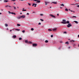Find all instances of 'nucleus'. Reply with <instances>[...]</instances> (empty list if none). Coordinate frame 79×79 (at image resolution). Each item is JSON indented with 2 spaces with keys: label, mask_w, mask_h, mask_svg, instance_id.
Listing matches in <instances>:
<instances>
[{
  "label": "nucleus",
  "mask_w": 79,
  "mask_h": 79,
  "mask_svg": "<svg viewBox=\"0 0 79 79\" xmlns=\"http://www.w3.org/2000/svg\"><path fill=\"white\" fill-rule=\"evenodd\" d=\"M72 17H73V18H77V17L76 16H73Z\"/></svg>",
  "instance_id": "obj_27"
},
{
  "label": "nucleus",
  "mask_w": 79,
  "mask_h": 79,
  "mask_svg": "<svg viewBox=\"0 0 79 79\" xmlns=\"http://www.w3.org/2000/svg\"><path fill=\"white\" fill-rule=\"evenodd\" d=\"M37 0H34V1H35H35H37Z\"/></svg>",
  "instance_id": "obj_43"
},
{
  "label": "nucleus",
  "mask_w": 79,
  "mask_h": 79,
  "mask_svg": "<svg viewBox=\"0 0 79 79\" xmlns=\"http://www.w3.org/2000/svg\"><path fill=\"white\" fill-rule=\"evenodd\" d=\"M16 30L17 31H20L19 29H16Z\"/></svg>",
  "instance_id": "obj_38"
},
{
  "label": "nucleus",
  "mask_w": 79,
  "mask_h": 79,
  "mask_svg": "<svg viewBox=\"0 0 79 79\" xmlns=\"http://www.w3.org/2000/svg\"><path fill=\"white\" fill-rule=\"evenodd\" d=\"M71 12H72V11H73L71 10Z\"/></svg>",
  "instance_id": "obj_53"
},
{
  "label": "nucleus",
  "mask_w": 79,
  "mask_h": 79,
  "mask_svg": "<svg viewBox=\"0 0 79 79\" xmlns=\"http://www.w3.org/2000/svg\"><path fill=\"white\" fill-rule=\"evenodd\" d=\"M19 6H18V7H17V8H19Z\"/></svg>",
  "instance_id": "obj_55"
},
{
  "label": "nucleus",
  "mask_w": 79,
  "mask_h": 79,
  "mask_svg": "<svg viewBox=\"0 0 79 79\" xmlns=\"http://www.w3.org/2000/svg\"><path fill=\"white\" fill-rule=\"evenodd\" d=\"M36 5H35V6H34L35 7H36Z\"/></svg>",
  "instance_id": "obj_48"
},
{
  "label": "nucleus",
  "mask_w": 79,
  "mask_h": 79,
  "mask_svg": "<svg viewBox=\"0 0 79 79\" xmlns=\"http://www.w3.org/2000/svg\"><path fill=\"white\" fill-rule=\"evenodd\" d=\"M70 48V47H69V48Z\"/></svg>",
  "instance_id": "obj_54"
},
{
  "label": "nucleus",
  "mask_w": 79,
  "mask_h": 79,
  "mask_svg": "<svg viewBox=\"0 0 79 79\" xmlns=\"http://www.w3.org/2000/svg\"><path fill=\"white\" fill-rule=\"evenodd\" d=\"M25 43H28V41L27 40H26L25 41Z\"/></svg>",
  "instance_id": "obj_16"
},
{
  "label": "nucleus",
  "mask_w": 79,
  "mask_h": 79,
  "mask_svg": "<svg viewBox=\"0 0 79 79\" xmlns=\"http://www.w3.org/2000/svg\"><path fill=\"white\" fill-rule=\"evenodd\" d=\"M17 25L18 26H20V24H17Z\"/></svg>",
  "instance_id": "obj_21"
},
{
  "label": "nucleus",
  "mask_w": 79,
  "mask_h": 79,
  "mask_svg": "<svg viewBox=\"0 0 79 79\" xmlns=\"http://www.w3.org/2000/svg\"><path fill=\"white\" fill-rule=\"evenodd\" d=\"M48 31H52V30L51 29H48Z\"/></svg>",
  "instance_id": "obj_19"
},
{
  "label": "nucleus",
  "mask_w": 79,
  "mask_h": 79,
  "mask_svg": "<svg viewBox=\"0 0 79 79\" xmlns=\"http://www.w3.org/2000/svg\"><path fill=\"white\" fill-rule=\"evenodd\" d=\"M8 26V25L7 24H5V26H6V27H7V26Z\"/></svg>",
  "instance_id": "obj_26"
},
{
  "label": "nucleus",
  "mask_w": 79,
  "mask_h": 79,
  "mask_svg": "<svg viewBox=\"0 0 79 79\" xmlns=\"http://www.w3.org/2000/svg\"><path fill=\"white\" fill-rule=\"evenodd\" d=\"M33 46L36 47L37 46V44H32Z\"/></svg>",
  "instance_id": "obj_6"
},
{
  "label": "nucleus",
  "mask_w": 79,
  "mask_h": 79,
  "mask_svg": "<svg viewBox=\"0 0 79 79\" xmlns=\"http://www.w3.org/2000/svg\"><path fill=\"white\" fill-rule=\"evenodd\" d=\"M28 43L29 44H32V42H31L30 41H28Z\"/></svg>",
  "instance_id": "obj_12"
},
{
  "label": "nucleus",
  "mask_w": 79,
  "mask_h": 79,
  "mask_svg": "<svg viewBox=\"0 0 79 79\" xmlns=\"http://www.w3.org/2000/svg\"><path fill=\"white\" fill-rule=\"evenodd\" d=\"M14 4H15V3H14Z\"/></svg>",
  "instance_id": "obj_50"
},
{
  "label": "nucleus",
  "mask_w": 79,
  "mask_h": 79,
  "mask_svg": "<svg viewBox=\"0 0 79 79\" xmlns=\"http://www.w3.org/2000/svg\"><path fill=\"white\" fill-rule=\"evenodd\" d=\"M74 5V4H72L71 5Z\"/></svg>",
  "instance_id": "obj_52"
},
{
  "label": "nucleus",
  "mask_w": 79,
  "mask_h": 79,
  "mask_svg": "<svg viewBox=\"0 0 79 79\" xmlns=\"http://www.w3.org/2000/svg\"><path fill=\"white\" fill-rule=\"evenodd\" d=\"M36 2H37V3H40V1H39V0H37Z\"/></svg>",
  "instance_id": "obj_13"
},
{
  "label": "nucleus",
  "mask_w": 79,
  "mask_h": 79,
  "mask_svg": "<svg viewBox=\"0 0 79 79\" xmlns=\"http://www.w3.org/2000/svg\"><path fill=\"white\" fill-rule=\"evenodd\" d=\"M75 42V41L74 40H71L70 41V42Z\"/></svg>",
  "instance_id": "obj_10"
},
{
  "label": "nucleus",
  "mask_w": 79,
  "mask_h": 79,
  "mask_svg": "<svg viewBox=\"0 0 79 79\" xmlns=\"http://www.w3.org/2000/svg\"><path fill=\"white\" fill-rule=\"evenodd\" d=\"M61 23H63V24H66V23H69V21H67V22H61Z\"/></svg>",
  "instance_id": "obj_1"
},
{
  "label": "nucleus",
  "mask_w": 79,
  "mask_h": 79,
  "mask_svg": "<svg viewBox=\"0 0 79 79\" xmlns=\"http://www.w3.org/2000/svg\"><path fill=\"white\" fill-rule=\"evenodd\" d=\"M38 25H41V23H39V24H38Z\"/></svg>",
  "instance_id": "obj_33"
},
{
  "label": "nucleus",
  "mask_w": 79,
  "mask_h": 79,
  "mask_svg": "<svg viewBox=\"0 0 79 79\" xmlns=\"http://www.w3.org/2000/svg\"><path fill=\"white\" fill-rule=\"evenodd\" d=\"M57 16H59V14H57Z\"/></svg>",
  "instance_id": "obj_46"
},
{
  "label": "nucleus",
  "mask_w": 79,
  "mask_h": 79,
  "mask_svg": "<svg viewBox=\"0 0 79 79\" xmlns=\"http://www.w3.org/2000/svg\"><path fill=\"white\" fill-rule=\"evenodd\" d=\"M8 7H11V6H9Z\"/></svg>",
  "instance_id": "obj_47"
},
{
  "label": "nucleus",
  "mask_w": 79,
  "mask_h": 79,
  "mask_svg": "<svg viewBox=\"0 0 79 79\" xmlns=\"http://www.w3.org/2000/svg\"><path fill=\"white\" fill-rule=\"evenodd\" d=\"M62 21L63 22H66V20L65 19H62Z\"/></svg>",
  "instance_id": "obj_11"
},
{
  "label": "nucleus",
  "mask_w": 79,
  "mask_h": 79,
  "mask_svg": "<svg viewBox=\"0 0 79 79\" xmlns=\"http://www.w3.org/2000/svg\"><path fill=\"white\" fill-rule=\"evenodd\" d=\"M28 5H29V6H31V5L30 3H28Z\"/></svg>",
  "instance_id": "obj_37"
},
{
  "label": "nucleus",
  "mask_w": 79,
  "mask_h": 79,
  "mask_svg": "<svg viewBox=\"0 0 79 79\" xmlns=\"http://www.w3.org/2000/svg\"><path fill=\"white\" fill-rule=\"evenodd\" d=\"M40 20L42 21H44V19H40Z\"/></svg>",
  "instance_id": "obj_25"
},
{
  "label": "nucleus",
  "mask_w": 79,
  "mask_h": 79,
  "mask_svg": "<svg viewBox=\"0 0 79 79\" xmlns=\"http://www.w3.org/2000/svg\"><path fill=\"white\" fill-rule=\"evenodd\" d=\"M9 7V6L7 5L6 6H5V7Z\"/></svg>",
  "instance_id": "obj_32"
},
{
  "label": "nucleus",
  "mask_w": 79,
  "mask_h": 79,
  "mask_svg": "<svg viewBox=\"0 0 79 79\" xmlns=\"http://www.w3.org/2000/svg\"><path fill=\"white\" fill-rule=\"evenodd\" d=\"M22 32H23V33H24L25 32V31L24 30Z\"/></svg>",
  "instance_id": "obj_35"
},
{
  "label": "nucleus",
  "mask_w": 79,
  "mask_h": 79,
  "mask_svg": "<svg viewBox=\"0 0 79 79\" xmlns=\"http://www.w3.org/2000/svg\"><path fill=\"white\" fill-rule=\"evenodd\" d=\"M11 1H14V2H15V1H16V0H11Z\"/></svg>",
  "instance_id": "obj_31"
},
{
  "label": "nucleus",
  "mask_w": 79,
  "mask_h": 79,
  "mask_svg": "<svg viewBox=\"0 0 79 79\" xmlns=\"http://www.w3.org/2000/svg\"><path fill=\"white\" fill-rule=\"evenodd\" d=\"M17 19H20L21 18V16H19L17 18Z\"/></svg>",
  "instance_id": "obj_7"
},
{
  "label": "nucleus",
  "mask_w": 79,
  "mask_h": 79,
  "mask_svg": "<svg viewBox=\"0 0 79 79\" xmlns=\"http://www.w3.org/2000/svg\"><path fill=\"white\" fill-rule=\"evenodd\" d=\"M63 8L62 7L61 8Z\"/></svg>",
  "instance_id": "obj_58"
},
{
  "label": "nucleus",
  "mask_w": 79,
  "mask_h": 79,
  "mask_svg": "<svg viewBox=\"0 0 79 79\" xmlns=\"http://www.w3.org/2000/svg\"><path fill=\"white\" fill-rule=\"evenodd\" d=\"M13 37L14 38H15L16 37V36L15 35H14L13 36Z\"/></svg>",
  "instance_id": "obj_17"
},
{
  "label": "nucleus",
  "mask_w": 79,
  "mask_h": 79,
  "mask_svg": "<svg viewBox=\"0 0 79 79\" xmlns=\"http://www.w3.org/2000/svg\"><path fill=\"white\" fill-rule=\"evenodd\" d=\"M69 40H70V39H69Z\"/></svg>",
  "instance_id": "obj_60"
},
{
  "label": "nucleus",
  "mask_w": 79,
  "mask_h": 79,
  "mask_svg": "<svg viewBox=\"0 0 79 79\" xmlns=\"http://www.w3.org/2000/svg\"><path fill=\"white\" fill-rule=\"evenodd\" d=\"M64 33H66L67 32L66 31H64Z\"/></svg>",
  "instance_id": "obj_40"
},
{
  "label": "nucleus",
  "mask_w": 79,
  "mask_h": 79,
  "mask_svg": "<svg viewBox=\"0 0 79 79\" xmlns=\"http://www.w3.org/2000/svg\"><path fill=\"white\" fill-rule=\"evenodd\" d=\"M78 46H79V44L78 45Z\"/></svg>",
  "instance_id": "obj_59"
},
{
  "label": "nucleus",
  "mask_w": 79,
  "mask_h": 79,
  "mask_svg": "<svg viewBox=\"0 0 79 79\" xmlns=\"http://www.w3.org/2000/svg\"><path fill=\"white\" fill-rule=\"evenodd\" d=\"M50 15L53 18H56V17L53 15H52V14H51Z\"/></svg>",
  "instance_id": "obj_5"
},
{
  "label": "nucleus",
  "mask_w": 79,
  "mask_h": 79,
  "mask_svg": "<svg viewBox=\"0 0 79 79\" xmlns=\"http://www.w3.org/2000/svg\"><path fill=\"white\" fill-rule=\"evenodd\" d=\"M77 7H79V5L77 6Z\"/></svg>",
  "instance_id": "obj_44"
},
{
  "label": "nucleus",
  "mask_w": 79,
  "mask_h": 79,
  "mask_svg": "<svg viewBox=\"0 0 79 79\" xmlns=\"http://www.w3.org/2000/svg\"><path fill=\"white\" fill-rule=\"evenodd\" d=\"M57 29H56V28L54 29H53L52 30L53 31H56Z\"/></svg>",
  "instance_id": "obj_15"
},
{
  "label": "nucleus",
  "mask_w": 79,
  "mask_h": 79,
  "mask_svg": "<svg viewBox=\"0 0 79 79\" xmlns=\"http://www.w3.org/2000/svg\"><path fill=\"white\" fill-rule=\"evenodd\" d=\"M78 37H79V35H78Z\"/></svg>",
  "instance_id": "obj_51"
},
{
  "label": "nucleus",
  "mask_w": 79,
  "mask_h": 79,
  "mask_svg": "<svg viewBox=\"0 0 79 79\" xmlns=\"http://www.w3.org/2000/svg\"><path fill=\"white\" fill-rule=\"evenodd\" d=\"M45 42L46 43H48V41L47 40H45Z\"/></svg>",
  "instance_id": "obj_20"
},
{
  "label": "nucleus",
  "mask_w": 79,
  "mask_h": 79,
  "mask_svg": "<svg viewBox=\"0 0 79 79\" xmlns=\"http://www.w3.org/2000/svg\"><path fill=\"white\" fill-rule=\"evenodd\" d=\"M15 9H16V7L14 6Z\"/></svg>",
  "instance_id": "obj_39"
},
{
  "label": "nucleus",
  "mask_w": 79,
  "mask_h": 79,
  "mask_svg": "<svg viewBox=\"0 0 79 79\" xmlns=\"http://www.w3.org/2000/svg\"><path fill=\"white\" fill-rule=\"evenodd\" d=\"M45 5H46L47 4V2H45Z\"/></svg>",
  "instance_id": "obj_36"
},
{
  "label": "nucleus",
  "mask_w": 79,
  "mask_h": 79,
  "mask_svg": "<svg viewBox=\"0 0 79 79\" xmlns=\"http://www.w3.org/2000/svg\"><path fill=\"white\" fill-rule=\"evenodd\" d=\"M72 26V25L71 23H69L67 25V27L69 28Z\"/></svg>",
  "instance_id": "obj_2"
},
{
  "label": "nucleus",
  "mask_w": 79,
  "mask_h": 79,
  "mask_svg": "<svg viewBox=\"0 0 79 79\" xmlns=\"http://www.w3.org/2000/svg\"><path fill=\"white\" fill-rule=\"evenodd\" d=\"M60 5L61 6H64V5L63 4H61Z\"/></svg>",
  "instance_id": "obj_22"
},
{
  "label": "nucleus",
  "mask_w": 79,
  "mask_h": 79,
  "mask_svg": "<svg viewBox=\"0 0 79 79\" xmlns=\"http://www.w3.org/2000/svg\"><path fill=\"white\" fill-rule=\"evenodd\" d=\"M27 15H29V13H27Z\"/></svg>",
  "instance_id": "obj_41"
},
{
  "label": "nucleus",
  "mask_w": 79,
  "mask_h": 79,
  "mask_svg": "<svg viewBox=\"0 0 79 79\" xmlns=\"http://www.w3.org/2000/svg\"><path fill=\"white\" fill-rule=\"evenodd\" d=\"M52 3L54 4H57V2H53Z\"/></svg>",
  "instance_id": "obj_18"
},
{
  "label": "nucleus",
  "mask_w": 79,
  "mask_h": 79,
  "mask_svg": "<svg viewBox=\"0 0 79 79\" xmlns=\"http://www.w3.org/2000/svg\"><path fill=\"white\" fill-rule=\"evenodd\" d=\"M73 22H75V23H76L77 24H78V22L77 21H73Z\"/></svg>",
  "instance_id": "obj_8"
},
{
  "label": "nucleus",
  "mask_w": 79,
  "mask_h": 79,
  "mask_svg": "<svg viewBox=\"0 0 79 79\" xmlns=\"http://www.w3.org/2000/svg\"><path fill=\"white\" fill-rule=\"evenodd\" d=\"M20 14L21 15V14H22V13H21Z\"/></svg>",
  "instance_id": "obj_57"
},
{
  "label": "nucleus",
  "mask_w": 79,
  "mask_h": 79,
  "mask_svg": "<svg viewBox=\"0 0 79 79\" xmlns=\"http://www.w3.org/2000/svg\"><path fill=\"white\" fill-rule=\"evenodd\" d=\"M40 16L43 15V14H40Z\"/></svg>",
  "instance_id": "obj_42"
},
{
  "label": "nucleus",
  "mask_w": 79,
  "mask_h": 79,
  "mask_svg": "<svg viewBox=\"0 0 79 79\" xmlns=\"http://www.w3.org/2000/svg\"><path fill=\"white\" fill-rule=\"evenodd\" d=\"M51 37H53V35H51Z\"/></svg>",
  "instance_id": "obj_34"
},
{
  "label": "nucleus",
  "mask_w": 79,
  "mask_h": 79,
  "mask_svg": "<svg viewBox=\"0 0 79 79\" xmlns=\"http://www.w3.org/2000/svg\"><path fill=\"white\" fill-rule=\"evenodd\" d=\"M22 38H20L19 39V40H22Z\"/></svg>",
  "instance_id": "obj_28"
},
{
  "label": "nucleus",
  "mask_w": 79,
  "mask_h": 79,
  "mask_svg": "<svg viewBox=\"0 0 79 79\" xmlns=\"http://www.w3.org/2000/svg\"><path fill=\"white\" fill-rule=\"evenodd\" d=\"M65 44H66L67 45H69V42H65Z\"/></svg>",
  "instance_id": "obj_14"
},
{
  "label": "nucleus",
  "mask_w": 79,
  "mask_h": 79,
  "mask_svg": "<svg viewBox=\"0 0 79 79\" xmlns=\"http://www.w3.org/2000/svg\"><path fill=\"white\" fill-rule=\"evenodd\" d=\"M8 13H9V14H11L12 15H16V14L15 13H14L13 12H11L10 11H8Z\"/></svg>",
  "instance_id": "obj_3"
},
{
  "label": "nucleus",
  "mask_w": 79,
  "mask_h": 79,
  "mask_svg": "<svg viewBox=\"0 0 79 79\" xmlns=\"http://www.w3.org/2000/svg\"><path fill=\"white\" fill-rule=\"evenodd\" d=\"M21 18L24 19L26 17V16L25 15H23L21 16Z\"/></svg>",
  "instance_id": "obj_4"
},
{
  "label": "nucleus",
  "mask_w": 79,
  "mask_h": 79,
  "mask_svg": "<svg viewBox=\"0 0 79 79\" xmlns=\"http://www.w3.org/2000/svg\"><path fill=\"white\" fill-rule=\"evenodd\" d=\"M4 2H8V1H6V0H5V1H4Z\"/></svg>",
  "instance_id": "obj_29"
},
{
  "label": "nucleus",
  "mask_w": 79,
  "mask_h": 79,
  "mask_svg": "<svg viewBox=\"0 0 79 79\" xmlns=\"http://www.w3.org/2000/svg\"><path fill=\"white\" fill-rule=\"evenodd\" d=\"M22 10L23 11H26L27 10Z\"/></svg>",
  "instance_id": "obj_30"
},
{
  "label": "nucleus",
  "mask_w": 79,
  "mask_h": 79,
  "mask_svg": "<svg viewBox=\"0 0 79 79\" xmlns=\"http://www.w3.org/2000/svg\"><path fill=\"white\" fill-rule=\"evenodd\" d=\"M12 31L11 30H10V31Z\"/></svg>",
  "instance_id": "obj_49"
},
{
  "label": "nucleus",
  "mask_w": 79,
  "mask_h": 79,
  "mask_svg": "<svg viewBox=\"0 0 79 79\" xmlns=\"http://www.w3.org/2000/svg\"><path fill=\"white\" fill-rule=\"evenodd\" d=\"M31 30L34 31V28H31Z\"/></svg>",
  "instance_id": "obj_23"
},
{
  "label": "nucleus",
  "mask_w": 79,
  "mask_h": 79,
  "mask_svg": "<svg viewBox=\"0 0 79 79\" xmlns=\"http://www.w3.org/2000/svg\"><path fill=\"white\" fill-rule=\"evenodd\" d=\"M32 13H35V12H32Z\"/></svg>",
  "instance_id": "obj_45"
},
{
  "label": "nucleus",
  "mask_w": 79,
  "mask_h": 79,
  "mask_svg": "<svg viewBox=\"0 0 79 79\" xmlns=\"http://www.w3.org/2000/svg\"><path fill=\"white\" fill-rule=\"evenodd\" d=\"M37 5V4H36V3L34 4V3H33L32 4V6H33L34 5L36 6Z\"/></svg>",
  "instance_id": "obj_9"
},
{
  "label": "nucleus",
  "mask_w": 79,
  "mask_h": 79,
  "mask_svg": "<svg viewBox=\"0 0 79 79\" xmlns=\"http://www.w3.org/2000/svg\"><path fill=\"white\" fill-rule=\"evenodd\" d=\"M50 8H51L52 7L50 6Z\"/></svg>",
  "instance_id": "obj_56"
},
{
  "label": "nucleus",
  "mask_w": 79,
  "mask_h": 79,
  "mask_svg": "<svg viewBox=\"0 0 79 79\" xmlns=\"http://www.w3.org/2000/svg\"><path fill=\"white\" fill-rule=\"evenodd\" d=\"M65 10L66 11H68V10L67 9H65Z\"/></svg>",
  "instance_id": "obj_24"
}]
</instances>
